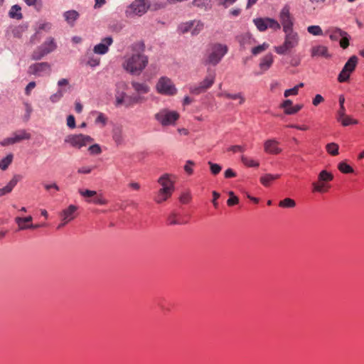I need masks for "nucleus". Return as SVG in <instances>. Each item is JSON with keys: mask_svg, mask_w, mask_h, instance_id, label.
<instances>
[{"mask_svg": "<svg viewBox=\"0 0 364 364\" xmlns=\"http://www.w3.org/2000/svg\"><path fill=\"white\" fill-rule=\"evenodd\" d=\"M148 57L143 52L136 51L124 58L123 68L132 75H139L148 64Z\"/></svg>", "mask_w": 364, "mask_h": 364, "instance_id": "f257e3e1", "label": "nucleus"}, {"mask_svg": "<svg viewBox=\"0 0 364 364\" xmlns=\"http://www.w3.org/2000/svg\"><path fill=\"white\" fill-rule=\"evenodd\" d=\"M284 32L285 33L284 43L281 46L274 47V51L279 55H285L291 52L299 43V36L297 32L294 30Z\"/></svg>", "mask_w": 364, "mask_h": 364, "instance_id": "f03ea898", "label": "nucleus"}, {"mask_svg": "<svg viewBox=\"0 0 364 364\" xmlns=\"http://www.w3.org/2000/svg\"><path fill=\"white\" fill-rule=\"evenodd\" d=\"M215 70L208 69L205 77L198 85L191 86L189 88L190 92L193 95H199L205 92L212 87L215 80Z\"/></svg>", "mask_w": 364, "mask_h": 364, "instance_id": "7ed1b4c3", "label": "nucleus"}, {"mask_svg": "<svg viewBox=\"0 0 364 364\" xmlns=\"http://www.w3.org/2000/svg\"><path fill=\"white\" fill-rule=\"evenodd\" d=\"M228 51V48L226 45L221 43H216L213 45L208 55L206 63L213 65H216L220 62Z\"/></svg>", "mask_w": 364, "mask_h": 364, "instance_id": "20e7f679", "label": "nucleus"}, {"mask_svg": "<svg viewBox=\"0 0 364 364\" xmlns=\"http://www.w3.org/2000/svg\"><path fill=\"white\" fill-rule=\"evenodd\" d=\"M156 90L158 93L166 96H173L177 93V88L173 81L166 76L161 77L158 80Z\"/></svg>", "mask_w": 364, "mask_h": 364, "instance_id": "39448f33", "label": "nucleus"}, {"mask_svg": "<svg viewBox=\"0 0 364 364\" xmlns=\"http://www.w3.org/2000/svg\"><path fill=\"white\" fill-rule=\"evenodd\" d=\"M57 46L55 40L49 37L39 47H38L32 53L31 58L34 60H41L43 57L55 50Z\"/></svg>", "mask_w": 364, "mask_h": 364, "instance_id": "423d86ee", "label": "nucleus"}, {"mask_svg": "<svg viewBox=\"0 0 364 364\" xmlns=\"http://www.w3.org/2000/svg\"><path fill=\"white\" fill-rule=\"evenodd\" d=\"M155 119L162 126L174 124L179 118V114L176 111L162 109L154 114Z\"/></svg>", "mask_w": 364, "mask_h": 364, "instance_id": "0eeeda50", "label": "nucleus"}, {"mask_svg": "<svg viewBox=\"0 0 364 364\" xmlns=\"http://www.w3.org/2000/svg\"><path fill=\"white\" fill-rule=\"evenodd\" d=\"M149 9V0H134L126 10L127 16L144 15Z\"/></svg>", "mask_w": 364, "mask_h": 364, "instance_id": "6e6552de", "label": "nucleus"}, {"mask_svg": "<svg viewBox=\"0 0 364 364\" xmlns=\"http://www.w3.org/2000/svg\"><path fill=\"white\" fill-rule=\"evenodd\" d=\"M93 139L88 135L80 134H70L68 135L65 141L70 144L72 146L80 149L85 146L87 144L91 143Z\"/></svg>", "mask_w": 364, "mask_h": 364, "instance_id": "1a4fd4ad", "label": "nucleus"}, {"mask_svg": "<svg viewBox=\"0 0 364 364\" xmlns=\"http://www.w3.org/2000/svg\"><path fill=\"white\" fill-rule=\"evenodd\" d=\"M358 60V57L355 55H352L348 59L338 75V80L340 82H346L349 79L350 74L353 72L357 65Z\"/></svg>", "mask_w": 364, "mask_h": 364, "instance_id": "9d476101", "label": "nucleus"}, {"mask_svg": "<svg viewBox=\"0 0 364 364\" xmlns=\"http://www.w3.org/2000/svg\"><path fill=\"white\" fill-rule=\"evenodd\" d=\"M255 25L259 31H264L268 28L277 31L281 28L280 23L270 18H257L253 20Z\"/></svg>", "mask_w": 364, "mask_h": 364, "instance_id": "9b49d317", "label": "nucleus"}, {"mask_svg": "<svg viewBox=\"0 0 364 364\" xmlns=\"http://www.w3.org/2000/svg\"><path fill=\"white\" fill-rule=\"evenodd\" d=\"M279 20L281 22L280 26L282 25L283 28V31L294 30V18L290 14V7L289 5H285L281 10Z\"/></svg>", "mask_w": 364, "mask_h": 364, "instance_id": "f8f14e48", "label": "nucleus"}, {"mask_svg": "<svg viewBox=\"0 0 364 364\" xmlns=\"http://www.w3.org/2000/svg\"><path fill=\"white\" fill-rule=\"evenodd\" d=\"M28 73L34 75L41 76L50 73V65L48 63H34L29 66Z\"/></svg>", "mask_w": 364, "mask_h": 364, "instance_id": "ddd939ff", "label": "nucleus"}, {"mask_svg": "<svg viewBox=\"0 0 364 364\" xmlns=\"http://www.w3.org/2000/svg\"><path fill=\"white\" fill-rule=\"evenodd\" d=\"M31 136V134L25 129H21L14 132L11 137L5 139L2 144L4 146L14 144L22 140L30 139Z\"/></svg>", "mask_w": 364, "mask_h": 364, "instance_id": "4468645a", "label": "nucleus"}, {"mask_svg": "<svg viewBox=\"0 0 364 364\" xmlns=\"http://www.w3.org/2000/svg\"><path fill=\"white\" fill-rule=\"evenodd\" d=\"M158 183L161 185V189L173 192L174 191V181L171 179V175L165 173L158 179Z\"/></svg>", "mask_w": 364, "mask_h": 364, "instance_id": "2eb2a0df", "label": "nucleus"}, {"mask_svg": "<svg viewBox=\"0 0 364 364\" xmlns=\"http://www.w3.org/2000/svg\"><path fill=\"white\" fill-rule=\"evenodd\" d=\"M279 141L274 139H267L264 143V150L269 154H278L282 152V149L279 147Z\"/></svg>", "mask_w": 364, "mask_h": 364, "instance_id": "dca6fc26", "label": "nucleus"}, {"mask_svg": "<svg viewBox=\"0 0 364 364\" xmlns=\"http://www.w3.org/2000/svg\"><path fill=\"white\" fill-rule=\"evenodd\" d=\"M113 42L112 37H106L103 38L99 44L94 47L93 51L95 53L104 55L109 50V46L112 45Z\"/></svg>", "mask_w": 364, "mask_h": 364, "instance_id": "f3484780", "label": "nucleus"}, {"mask_svg": "<svg viewBox=\"0 0 364 364\" xmlns=\"http://www.w3.org/2000/svg\"><path fill=\"white\" fill-rule=\"evenodd\" d=\"M281 107L284 109V112L287 114H294L298 112L302 107V105H296L295 106L292 105V101L290 100H287L283 102L281 105Z\"/></svg>", "mask_w": 364, "mask_h": 364, "instance_id": "a211bd4d", "label": "nucleus"}, {"mask_svg": "<svg viewBox=\"0 0 364 364\" xmlns=\"http://www.w3.org/2000/svg\"><path fill=\"white\" fill-rule=\"evenodd\" d=\"M311 55L312 58L324 57L328 58L330 55L328 53L327 47L324 46H315L311 48Z\"/></svg>", "mask_w": 364, "mask_h": 364, "instance_id": "6ab92c4d", "label": "nucleus"}, {"mask_svg": "<svg viewBox=\"0 0 364 364\" xmlns=\"http://www.w3.org/2000/svg\"><path fill=\"white\" fill-rule=\"evenodd\" d=\"M20 178L21 176L19 175H15L6 186L0 188V197L11 193L13 188L18 183Z\"/></svg>", "mask_w": 364, "mask_h": 364, "instance_id": "aec40b11", "label": "nucleus"}, {"mask_svg": "<svg viewBox=\"0 0 364 364\" xmlns=\"http://www.w3.org/2000/svg\"><path fill=\"white\" fill-rule=\"evenodd\" d=\"M77 210V207L74 205H70L68 208L65 209L62 213L63 221L64 224L73 220L75 217V213Z\"/></svg>", "mask_w": 364, "mask_h": 364, "instance_id": "412c9836", "label": "nucleus"}, {"mask_svg": "<svg viewBox=\"0 0 364 364\" xmlns=\"http://www.w3.org/2000/svg\"><path fill=\"white\" fill-rule=\"evenodd\" d=\"M131 84L133 89L139 96H141V95L144 94H146L150 91V87L145 82L132 81Z\"/></svg>", "mask_w": 364, "mask_h": 364, "instance_id": "4be33fe9", "label": "nucleus"}, {"mask_svg": "<svg viewBox=\"0 0 364 364\" xmlns=\"http://www.w3.org/2000/svg\"><path fill=\"white\" fill-rule=\"evenodd\" d=\"M145 100H146V99L142 96L127 95L123 105L125 106L126 107H131L134 106L135 104L141 103Z\"/></svg>", "mask_w": 364, "mask_h": 364, "instance_id": "5701e85b", "label": "nucleus"}, {"mask_svg": "<svg viewBox=\"0 0 364 364\" xmlns=\"http://www.w3.org/2000/svg\"><path fill=\"white\" fill-rule=\"evenodd\" d=\"M273 55L272 53H268L265 56H264L259 63V68L263 71L267 70L273 63Z\"/></svg>", "mask_w": 364, "mask_h": 364, "instance_id": "b1692460", "label": "nucleus"}, {"mask_svg": "<svg viewBox=\"0 0 364 364\" xmlns=\"http://www.w3.org/2000/svg\"><path fill=\"white\" fill-rule=\"evenodd\" d=\"M172 192L165 191L164 189H159L154 200L156 203H162L163 202L166 201L168 198H169L171 195Z\"/></svg>", "mask_w": 364, "mask_h": 364, "instance_id": "393cba45", "label": "nucleus"}, {"mask_svg": "<svg viewBox=\"0 0 364 364\" xmlns=\"http://www.w3.org/2000/svg\"><path fill=\"white\" fill-rule=\"evenodd\" d=\"M218 96L224 97L227 99L239 100L240 105L243 104L245 101V99L241 92L235 93V94H230V93H228L226 92H223L218 93Z\"/></svg>", "mask_w": 364, "mask_h": 364, "instance_id": "a878e982", "label": "nucleus"}, {"mask_svg": "<svg viewBox=\"0 0 364 364\" xmlns=\"http://www.w3.org/2000/svg\"><path fill=\"white\" fill-rule=\"evenodd\" d=\"M91 114L96 116V119L95 120V123L96 124H100L102 127L107 124L108 118L104 113L98 111H93Z\"/></svg>", "mask_w": 364, "mask_h": 364, "instance_id": "bb28decb", "label": "nucleus"}, {"mask_svg": "<svg viewBox=\"0 0 364 364\" xmlns=\"http://www.w3.org/2000/svg\"><path fill=\"white\" fill-rule=\"evenodd\" d=\"M329 38L332 41H338L339 38H341L342 36H345V35H347V32L341 30L339 28H332L329 30Z\"/></svg>", "mask_w": 364, "mask_h": 364, "instance_id": "cd10ccee", "label": "nucleus"}, {"mask_svg": "<svg viewBox=\"0 0 364 364\" xmlns=\"http://www.w3.org/2000/svg\"><path fill=\"white\" fill-rule=\"evenodd\" d=\"M280 177L279 174L267 173L260 177V183L264 186H269L272 181L278 179Z\"/></svg>", "mask_w": 364, "mask_h": 364, "instance_id": "c85d7f7f", "label": "nucleus"}, {"mask_svg": "<svg viewBox=\"0 0 364 364\" xmlns=\"http://www.w3.org/2000/svg\"><path fill=\"white\" fill-rule=\"evenodd\" d=\"M32 220L33 218L30 215L26 218L17 217L16 218V222L18 224L20 230H25L29 228V225H26V223H30L32 221Z\"/></svg>", "mask_w": 364, "mask_h": 364, "instance_id": "c756f323", "label": "nucleus"}, {"mask_svg": "<svg viewBox=\"0 0 364 364\" xmlns=\"http://www.w3.org/2000/svg\"><path fill=\"white\" fill-rule=\"evenodd\" d=\"M78 16V13L75 10L68 11L64 13V17L66 21L71 25L73 24L74 21L77 20Z\"/></svg>", "mask_w": 364, "mask_h": 364, "instance_id": "7c9ffc66", "label": "nucleus"}, {"mask_svg": "<svg viewBox=\"0 0 364 364\" xmlns=\"http://www.w3.org/2000/svg\"><path fill=\"white\" fill-rule=\"evenodd\" d=\"M21 11V8L18 5H14L9 11V16L18 20L21 19L23 16Z\"/></svg>", "mask_w": 364, "mask_h": 364, "instance_id": "2f4dec72", "label": "nucleus"}, {"mask_svg": "<svg viewBox=\"0 0 364 364\" xmlns=\"http://www.w3.org/2000/svg\"><path fill=\"white\" fill-rule=\"evenodd\" d=\"M14 155L12 154H8L6 157L0 161V169L5 171L8 168L9 165L12 163Z\"/></svg>", "mask_w": 364, "mask_h": 364, "instance_id": "473e14b6", "label": "nucleus"}, {"mask_svg": "<svg viewBox=\"0 0 364 364\" xmlns=\"http://www.w3.org/2000/svg\"><path fill=\"white\" fill-rule=\"evenodd\" d=\"M112 138L114 142L119 145L123 141L122 129L120 127H117L113 129Z\"/></svg>", "mask_w": 364, "mask_h": 364, "instance_id": "72a5a7b5", "label": "nucleus"}, {"mask_svg": "<svg viewBox=\"0 0 364 364\" xmlns=\"http://www.w3.org/2000/svg\"><path fill=\"white\" fill-rule=\"evenodd\" d=\"M241 161L245 166L247 167H258L259 165L258 161H255L252 158L245 155L241 156Z\"/></svg>", "mask_w": 364, "mask_h": 364, "instance_id": "f704fd0d", "label": "nucleus"}, {"mask_svg": "<svg viewBox=\"0 0 364 364\" xmlns=\"http://www.w3.org/2000/svg\"><path fill=\"white\" fill-rule=\"evenodd\" d=\"M326 150L331 156H337L339 154V146L334 142L328 143L326 146Z\"/></svg>", "mask_w": 364, "mask_h": 364, "instance_id": "c9c22d12", "label": "nucleus"}, {"mask_svg": "<svg viewBox=\"0 0 364 364\" xmlns=\"http://www.w3.org/2000/svg\"><path fill=\"white\" fill-rule=\"evenodd\" d=\"M127 95L126 92L117 90L115 93V106L119 107L123 105Z\"/></svg>", "mask_w": 364, "mask_h": 364, "instance_id": "e433bc0d", "label": "nucleus"}, {"mask_svg": "<svg viewBox=\"0 0 364 364\" xmlns=\"http://www.w3.org/2000/svg\"><path fill=\"white\" fill-rule=\"evenodd\" d=\"M127 95L126 92L117 90L115 93V106L119 107L123 105Z\"/></svg>", "mask_w": 364, "mask_h": 364, "instance_id": "4c0bfd02", "label": "nucleus"}, {"mask_svg": "<svg viewBox=\"0 0 364 364\" xmlns=\"http://www.w3.org/2000/svg\"><path fill=\"white\" fill-rule=\"evenodd\" d=\"M193 29V21H189L185 23H182L178 26V31L181 33H186L191 32Z\"/></svg>", "mask_w": 364, "mask_h": 364, "instance_id": "58836bf2", "label": "nucleus"}, {"mask_svg": "<svg viewBox=\"0 0 364 364\" xmlns=\"http://www.w3.org/2000/svg\"><path fill=\"white\" fill-rule=\"evenodd\" d=\"M333 178V174L326 170L321 171L318 174V181L320 182H328L332 181Z\"/></svg>", "mask_w": 364, "mask_h": 364, "instance_id": "ea45409f", "label": "nucleus"}, {"mask_svg": "<svg viewBox=\"0 0 364 364\" xmlns=\"http://www.w3.org/2000/svg\"><path fill=\"white\" fill-rule=\"evenodd\" d=\"M204 25L200 21H193V29L191 31V34L195 36L198 35L203 29Z\"/></svg>", "mask_w": 364, "mask_h": 364, "instance_id": "a19ab883", "label": "nucleus"}, {"mask_svg": "<svg viewBox=\"0 0 364 364\" xmlns=\"http://www.w3.org/2000/svg\"><path fill=\"white\" fill-rule=\"evenodd\" d=\"M338 121L340 122L342 124V125L345 127L351 124H357L358 123V121L357 119H354L348 115L344 116V117L338 119Z\"/></svg>", "mask_w": 364, "mask_h": 364, "instance_id": "79ce46f5", "label": "nucleus"}, {"mask_svg": "<svg viewBox=\"0 0 364 364\" xmlns=\"http://www.w3.org/2000/svg\"><path fill=\"white\" fill-rule=\"evenodd\" d=\"M279 207L291 208L296 206V202L289 198H286L279 203Z\"/></svg>", "mask_w": 364, "mask_h": 364, "instance_id": "37998d69", "label": "nucleus"}, {"mask_svg": "<svg viewBox=\"0 0 364 364\" xmlns=\"http://www.w3.org/2000/svg\"><path fill=\"white\" fill-rule=\"evenodd\" d=\"M65 93V90L61 88L58 90L55 93L53 94L50 97V100L53 103H56L59 102L62 97H63Z\"/></svg>", "mask_w": 364, "mask_h": 364, "instance_id": "c03bdc74", "label": "nucleus"}, {"mask_svg": "<svg viewBox=\"0 0 364 364\" xmlns=\"http://www.w3.org/2000/svg\"><path fill=\"white\" fill-rule=\"evenodd\" d=\"M338 170L343 173H350L354 171L353 168L345 161H342L338 165Z\"/></svg>", "mask_w": 364, "mask_h": 364, "instance_id": "a18cd8bd", "label": "nucleus"}, {"mask_svg": "<svg viewBox=\"0 0 364 364\" xmlns=\"http://www.w3.org/2000/svg\"><path fill=\"white\" fill-rule=\"evenodd\" d=\"M269 47V43H263L262 45L254 47L252 49V53L254 55H257L260 54L261 53L265 51Z\"/></svg>", "mask_w": 364, "mask_h": 364, "instance_id": "49530a36", "label": "nucleus"}, {"mask_svg": "<svg viewBox=\"0 0 364 364\" xmlns=\"http://www.w3.org/2000/svg\"><path fill=\"white\" fill-rule=\"evenodd\" d=\"M87 65L90 67H96L100 64V59L99 58L95 57L92 53H87Z\"/></svg>", "mask_w": 364, "mask_h": 364, "instance_id": "de8ad7c7", "label": "nucleus"}, {"mask_svg": "<svg viewBox=\"0 0 364 364\" xmlns=\"http://www.w3.org/2000/svg\"><path fill=\"white\" fill-rule=\"evenodd\" d=\"M89 203H93L97 205H105L107 203V200L103 198L102 195H98L96 193V196H94L92 199L87 200Z\"/></svg>", "mask_w": 364, "mask_h": 364, "instance_id": "09e8293b", "label": "nucleus"}, {"mask_svg": "<svg viewBox=\"0 0 364 364\" xmlns=\"http://www.w3.org/2000/svg\"><path fill=\"white\" fill-rule=\"evenodd\" d=\"M307 31L314 36H321L323 34L322 29L319 26H310L307 28Z\"/></svg>", "mask_w": 364, "mask_h": 364, "instance_id": "8fccbe9b", "label": "nucleus"}, {"mask_svg": "<svg viewBox=\"0 0 364 364\" xmlns=\"http://www.w3.org/2000/svg\"><path fill=\"white\" fill-rule=\"evenodd\" d=\"M208 164L210 166V171L213 175H217L221 171L222 167L219 164H214L211 161H208Z\"/></svg>", "mask_w": 364, "mask_h": 364, "instance_id": "3c124183", "label": "nucleus"}, {"mask_svg": "<svg viewBox=\"0 0 364 364\" xmlns=\"http://www.w3.org/2000/svg\"><path fill=\"white\" fill-rule=\"evenodd\" d=\"M312 186L314 188L313 191L315 192L322 193L325 191V182H320L318 181V182H314Z\"/></svg>", "mask_w": 364, "mask_h": 364, "instance_id": "603ef678", "label": "nucleus"}, {"mask_svg": "<svg viewBox=\"0 0 364 364\" xmlns=\"http://www.w3.org/2000/svg\"><path fill=\"white\" fill-rule=\"evenodd\" d=\"M149 9L152 11H157L161 9H164L166 6V3L164 2H154L151 4H149Z\"/></svg>", "mask_w": 364, "mask_h": 364, "instance_id": "864d4df0", "label": "nucleus"}, {"mask_svg": "<svg viewBox=\"0 0 364 364\" xmlns=\"http://www.w3.org/2000/svg\"><path fill=\"white\" fill-rule=\"evenodd\" d=\"M88 151L92 155H99L102 153V149L100 145L97 144L90 146L88 149Z\"/></svg>", "mask_w": 364, "mask_h": 364, "instance_id": "5fc2aeb1", "label": "nucleus"}, {"mask_svg": "<svg viewBox=\"0 0 364 364\" xmlns=\"http://www.w3.org/2000/svg\"><path fill=\"white\" fill-rule=\"evenodd\" d=\"M229 196H230V198H228V200L227 201V204L229 206H232L239 203L238 198L234 195L232 191L229 192Z\"/></svg>", "mask_w": 364, "mask_h": 364, "instance_id": "6e6d98bb", "label": "nucleus"}, {"mask_svg": "<svg viewBox=\"0 0 364 364\" xmlns=\"http://www.w3.org/2000/svg\"><path fill=\"white\" fill-rule=\"evenodd\" d=\"M195 163L191 160H188L184 166L185 171L188 174L191 175L193 173V168Z\"/></svg>", "mask_w": 364, "mask_h": 364, "instance_id": "4d7b16f0", "label": "nucleus"}, {"mask_svg": "<svg viewBox=\"0 0 364 364\" xmlns=\"http://www.w3.org/2000/svg\"><path fill=\"white\" fill-rule=\"evenodd\" d=\"M25 3L31 6H34L37 10H39L41 7V0H23Z\"/></svg>", "mask_w": 364, "mask_h": 364, "instance_id": "13d9d810", "label": "nucleus"}, {"mask_svg": "<svg viewBox=\"0 0 364 364\" xmlns=\"http://www.w3.org/2000/svg\"><path fill=\"white\" fill-rule=\"evenodd\" d=\"M80 194L86 198H93L94 196H96V191H90V190H80L79 191Z\"/></svg>", "mask_w": 364, "mask_h": 364, "instance_id": "bf43d9fd", "label": "nucleus"}, {"mask_svg": "<svg viewBox=\"0 0 364 364\" xmlns=\"http://www.w3.org/2000/svg\"><path fill=\"white\" fill-rule=\"evenodd\" d=\"M94 168L95 166H82L77 169V173L80 174H89Z\"/></svg>", "mask_w": 364, "mask_h": 364, "instance_id": "052dcab7", "label": "nucleus"}, {"mask_svg": "<svg viewBox=\"0 0 364 364\" xmlns=\"http://www.w3.org/2000/svg\"><path fill=\"white\" fill-rule=\"evenodd\" d=\"M340 46L341 48H343V49L346 48L348 47L349 46V38H348V35H345V36H342L341 37V39L340 41Z\"/></svg>", "mask_w": 364, "mask_h": 364, "instance_id": "680f3d73", "label": "nucleus"}, {"mask_svg": "<svg viewBox=\"0 0 364 364\" xmlns=\"http://www.w3.org/2000/svg\"><path fill=\"white\" fill-rule=\"evenodd\" d=\"M229 151H231L232 152H244L245 151V146H240V145H234L231 146L228 149Z\"/></svg>", "mask_w": 364, "mask_h": 364, "instance_id": "e2e57ef3", "label": "nucleus"}, {"mask_svg": "<svg viewBox=\"0 0 364 364\" xmlns=\"http://www.w3.org/2000/svg\"><path fill=\"white\" fill-rule=\"evenodd\" d=\"M67 126L71 129L75 127V119L73 115L70 114L67 117Z\"/></svg>", "mask_w": 364, "mask_h": 364, "instance_id": "0e129e2a", "label": "nucleus"}, {"mask_svg": "<svg viewBox=\"0 0 364 364\" xmlns=\"http://www.w3.org/2000/svg\"><path fill=\"white\" fill-rule=\"evenodd\" d=\"M168 222L169 225H178V224H180V223L176 220V214L175 213H172L168 217Z\"/></svg>", "mask_w": 364, "mask_h": 364, "instance_id": "69168bd1", "label": "nucleus"}, {"mask_svg": "<svg viewBox=\"0 0 364 364\" xmlns=\"http://www.w3.org/2000/svg\"><path fill=\"white\" fill-rule=\"evenodd\" d=\"M298 94L297 87H294L293 88L286 90L284 95L285 97H288L290 95H296Z\"/></svg>", "mask_w": 364, "mask_h": 364, "instance_id": "338daca9", "label": "nucleus"}, {"mask_svg": "<svg viewBox=\"0 0 364 364\" xmlns=\"http://www.w3.org/2000/svg\"><path fill=\"white\" fill-rule=\"evenodd\" d=\"M182 203H188L191 200V195L188 193H183L181 194L179 198Z\"/></svg>", "mask_w": 364, "mask_h": 364, "instance_id": "774afa93", "label": "nucleus"}]
</instances>
